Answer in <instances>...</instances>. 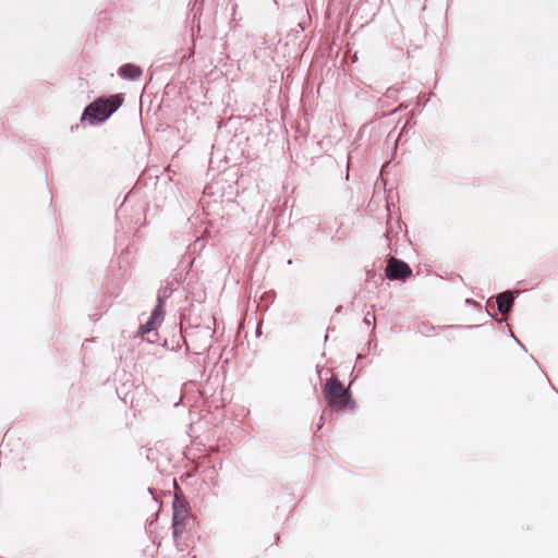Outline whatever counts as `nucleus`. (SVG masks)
<instances>
[{
	"instance_id": "nucleus-1",
	"label": "nucleus",
	"mask_w": 558,
	"mask_h": 558,
	"mask_svg": "<svg viewBox=\"0 0 558 558\" xmlns=\"http://www.w3.org/2000/svg\"><path fill=\"white\" fill-rule=\"evenodd\" d=\"M121 105L119 95L111 96L107 99L99 98L90 104L84 111L82 119L88 120L94 124L106 120Z\"/></svg>"
},
{
	"instance_id": "nucleus-2",
	"label": "nucleus",
	"mask_w": 558,
	"mask_h": 558,
	"mask_svg": "<svg viewBox=\"0 0 558 558\" xmlns=\"http://www.w3.org/2000/svg\"><path fill=\"white\" fill-rule=\"evenodd\" d=\"M192 522L193 518L186 502L175 497L173 500L172 529L174 543L180 550H183L180 538Z\"/></svg>"
},
{
	"instance_id": "nucleus-3",
	"label": "nucleus",
	"mask_w": 558,
	"mask_h": 558,
	"mask_svg": "<svg viewBox=\"0 0 558 558\" xmlns=\"http://www.w3.org/2000/svg\"><path fill=\"white\" fill-rule=\"evenodd\" d=\"M324 397L331 408L344 409L351 397L342 383L337 377H331L324 387Z\"/></svg>"
},
{
	"instance_id": "nucleus-4",
	"label": "nucleus",
	"mask_w": 558,
	"mask_h": 558,
	"mask_svg": "<svg viewBox=\"0 0 558 558\" xmlns=\"http://www.w3.org/2000/svg\"><path fill=\"white\" fill-rule=\"evenodd\" d=\"M412 275L410 266L395 257L389 258L386 267V276L390 280H404Z\"/></svg>"
},
{
	"instance_id": "nucleus-5",
	"label": "nucleus",
	"mask_w": 558,
	"mask_h": 558,
	"mask_svg": "<svg viewBox=\"0 0 558 558\" xmlns=\"http://www.w3.org/2000/svg\"><path fill=\"white\" fill-rule=\"evenodd\" d=\"M161 319H162V300L159 298L158 305L153 311L149 320L140 327L138 333L141 336H144V335L150 332L151 330H155L157 328V326L160 324Z\"/></svg>"
},
{
	"instance_id": "nucleus-6",
	"label": "nucleus",
	"mask_w": 558,
	"mask_h": 558,
	"mask_svg": "<svg viewBox=\"0 0 558 558\" xmlns=\"http://www.w3.org/2000/svg\"><path fill=\"white\" fill-rule=\"evenodd\" d=\"M513 304V296L511 292H504L497 296L498 311L501 314H508Z\"/></svg>"
},
{
	"instance_id": "nucleus-7",
	"label": "nucleus",
	"mask_w": 558,
	"mask_h": 558,
	"mask_svg": "<svg viewBox=\"0 0 558 558\" xmlns=\"http://www.w3.org/2000/svg\"><path fill=\"white\" fill-rule=\"evenodd\" d=\"M143 71L137 65L128 63L120 68V75L124 78L135 80L142 75Z\"/></svg>"
}]
</instances>
